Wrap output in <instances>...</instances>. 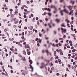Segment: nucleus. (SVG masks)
<instances>
[{
  "mask_svg": "<svg viewBox=\"0 0 77 77\" xmlns=\"http://www.w3.org/2000/svg\"><path fill=\"white\" fill-rule=\"evenodd\" d=\"M63 11L66 13V14H68V11H66V9H64L63 11L61 10L60 12V13H61V15L62 16H63Z\"/></svg>",
  "mask_w": 77,
  "mask_h": 77,
  "instance_id": "obj_1",
  "label": "nucleus"
},
{
  "mask_svg": "<svg viewBox=\"0 0 77 77\" xmlns=\"http://www.w3.org/2000/svg\"><path fill=\"white\" fill-rule=\"evenodd\" d=\"M61 30H62V32L63 34V33H66V29H63L61 27Z\"/></svg>",
  "mask_w": 77,
  "mask_h": 77,
  "instance_id": "obj_2",
  "label": "nucleus"
},
{
  "mask_svg": "<svg viewBox=\"0 0 77 77\" xmlns=\"http://www.w3.org/2000/svg\"><path fill=\"white\" fill-rule=\"evenodd\" d=\"M51 8H54V9H55V11H57V8H56L55 5H52L51 6Z\"/></svg>",
  "mask_w": 77,
  "mask_h": 77,
  "instance_id": "obj_3",
  "label": "nucleus"
},
{
  "mask_svg": "<svg viewBox=\"0 0 77 77\" xmlns=\"http://www.w3.org/2000/svg\"><path fill=\"white\" fill-rule=\"evenodd\" d=\"M41 65L42 66H45H45H46V65L44 64V63H41Z\"/></svg>",
  "mask_w": 77,
  "mask_h": 77,
  "instance_id": "obj_4",
  "label": "nucleus"
},
{
  "mask_svg": "<svg viewBox=\"0 0 77 77\" xmlns=\"http://www.w3.org/2000/svg\"><path fill=\"white\" fill-rule=\"evenodd\" d=\"M29 29H30V30H32V29H33V26H31L30 27H28Z\"/></svg>",
  "mask_w": 77,
  "mask_h": 77,
  "instance_id": "obj_5",
  "label": "nucleus"
},
{
  "mask_svg": "<svg viewBox=\"0 0 77 77\" xmlns=\"http://www.w3.org/2000/svg\"><path fill=\"white\" fill-rule=\"evenodd\" d=\"M29 62L30 63V65H32V63H33V61H32V60H29Z\"/></svg>",
  "mask_w": 77,
  "mask_h": 77,
  "instance_id": "obj_6",
  "label": "nucleus"
},
{
  "mask_svg": "<svg viewBox=\"0 0 77 77\" xmlns=\"http://www.w3.org/2000/svg\"><path fill=\"white\" fill-rule=\"evenodd\" d=\"M30 68L32 69V72H33V68L32 66H30Z\"/></svg>",
  "mask_w": 77,
  "mask_h": 77,
  "instance_id": "obj_7",
  "label": "nucleus"
},
{
  "mask_svg": "<svg viewBox=\"0 0 77 77\" xmlns=\"http://www.w3.org/2000/svg\"><path fill=\"white\" fill-rule=\"evenodd\" d=\"M38 41L40 44H41V42L42 41V39H41L40 38H38Z\"/></svg>",
  "mask_w": 77,
  "mask_h": 77,
  "instance_id": "obj_8",
  "label": "nucleus"
},
{
  "mask_svg": "<svg viewBox=\"0 0 77 77\" xmlns=\"http://www.w3.org/2000/svg\"><path fill=\"white\" fill-rule=\"evenodd\" d=\"M70 3H72V5H74V3H75V1H72V2H70Z\"/></svg>",
  "mask_w": 77,
  "mask_h": 77,
  "instance_id": "obj_9",
  "label": "nucleus"
},
{
  "mask_svg": "<svg viewBox=\"0 0 77 77\" xmlns=\"http://www.w3.org/2000/svg\"><path fill=\"white\" fill-rule=\"evenodd\" d=\"M56 21L57 22V23H59L60 21V20H59L58 19H57L56 20Z\"/></svg>",
  "mask_w": 77,
  "mask_h": 77,
  "instance_id": "obj_10",
  "label": "nucleus"
},
{
  "mask_svg": "<svg viewBox=\"0 0 77 77\" xmlns=\"http://www.w3.org/2000/svg\"><path fill=\"white\" fill-rule=\"evenodd\" d=\"M48 15L49 16V17H51V13H50V12H49L48 14Z\"/></svg>",
  "mask_w": 77,
  "mask_h": 77,
  "instance_id": "obj_11",
  "label": "nucleus"
},
{
  "mask_svg": "<svg viewBox=\"0 0 77 77\" xmlns=\"http://www.w3.org/2000/svg\"><path fill=\"white\" fill-rule=\"evenodd\" d=\"M56 51L57 52V53H59V52H60V49L58 50V49H56Z\"/></svg>",
  "mask_w": 77,
  "mask_h": 77,
  "instance_id": "obj_12",
  "label": "nucleus"
},
{
  "mask_svg": "<svg viewBox=\"0 0 77 77\" xmlns=\"http://www.w3.org/2000/svg\"><path fill=\"white\" fill-rule=\"evenodd\" d=\"M74 10H72L69 13V15H71V14L73 12Z\"/></svg>",
  "mask_w": 77,
  "mask_h": 77,
  "instance_id": "obj_13",
  "label": "nucleus"
},
{
  "mask_svg": "<svg viewBox=\"0 0 77 77\" xmlns=\"http://www.w3.org/2000/svg\"><path fill=\"white\" fill-rule=\"evenodd\" d=\"M62 27H65V26L64 25V23H63L61 25Z\"/></svg>",
  "mask_w": 77,
  "mask_h": 77,
  "instance_id": "obj_14",
  "label": "nucleus"
},
{
  "mask_svg": "<svg viewBox=\"0 0 77 77\" xmlns=\"http://www.w3.org/2000/svg\"><path fill=\"white\" fill-rule=\"evenodd\" d=\"M48 11H49V12H50L51 11V9L50 8H48V9L47 10Z\"/></svg>",
  "mask_w": 77,
  "mask_h": 77,
  "instance_id": "obj_15",
  "label": "nucleus"
},
{
  "mask_svg": "<svg viewBox=\"0 0 77 77\" xmlns=\"http://www.w3.org/2000/svg\"><path fill=\"white\" fill-rule=\"evenodd\" d=\"M23 54L26 55V51H23Z\"/></svg>",
  "mask_w": 77,
  "mask_h": 77,
  "instance_id": "obj_16",
  "label": "nucleus"
},
{
  "mask_svg": "<svg viewBox=\"0 0 77 77\" xmlns=\"http://www.w3.org/2000/svg\"><path fill=\"white\" fill-rule=\"evenodd\" d=\"M18 45H19L20 47H22V45L20 44V42H18Z\"/></svg>",
  "mask_w": 77,
  "mask_h": 77,
  "instance_id": "obj_17",
  "label": "nucleus"
},
{
  "mask_svg": "<svg viewBox=\"0 0 77 77\" xmlns=\"http://www.w3.org/2000/svg\"><path fill=\"white\" fill-rule=\"evenodd\" d=\"M48 26H49V28H51V25H50V23H48Z\"/></svg>",
  "mask_w": 77,
  "mask_h": 77,
  "instance_id": "obj_18",
  "label": "nucleus"
},
{
  "mask_svg": "<svg viewBox=\"0 0 77 77\" xmlns=\"http://www.w3.org/2000/svg\"><path fill=\"white\" fill-rule=\"evenodd\" d=\"M18 56L19 57H22V56L21 55V54H19Z\"/></svg>",
  "mask_w": 77,
  "mask_h": 77,
  "instance_id": "obj_19",
  "label": "nucleus"
},
{
  "mask_svg": "<svg viewBox=\"0 0 77 77\" xmlns=\"http://www.w3.org/2000/svg\"><path fill=\"white\" fill-rule=\"evenodd\" d=\"M59 40H61V41H63V38H59Z\"/></svg>",
  "mask_w": 77,
  "mask_h": 77,
  "instance_id": "obj_20",
  "label": "nucleus"
},
{
  "mask_svg": "<svg viewBox=\"0 0 77 77\" xmlns=\"http://www.w3.org/2000/svg\"><path fill=\"white\" fill-rule=\"evenodd\" d=\"M68 56H69L68 57L69 59H70L71 57H70V56H71V54H68Z\"/></svg>",
  "mask_w": 77,
  "mask_h": 77,
  "instance_id": "obj_21",
  "label": "nucleus"
},
{
  "mask_svg": "<svg viewBox=\"0 0 77 77\" xmlns=\"http://www.w3.org/2000/svg\"><path fill=\"white\" fill-rule=\"evenodd\" d=\"M39 35L40 37H41L42 35V34H41V32H39Z\"/></svg>",
  "mask_w": 77,
  "mask_h": 77,
  "instance_id": "obj_22",
  "label": "nucleus"
},
{
  "mask_svg": "<svg viewBox=\"0 0 77 77\" xmlns=\"http://www.w3.org/2000/svg\"><path fill=\"white\" fill-rule=\"evenodd\" d=\"M16 20H17V18L15 17L13 19V21H15Z\"/></svg>",
  "mask_w": 77,
  "mask_h": 77,
  "instance_id": "obj_23",
  "label": "nucleus"
},
{
  "mask_svg": "<svg viewBox=\"0 0 77 77\" xmlns=\"http://www.w3.org/2000/svg\"><path fill=\"white\" fill-rule=\"evenodd\" d=\"M45 51L47 53H49V52H48V50H45Z\"/></svg>",
  "mask_w": 77,
  "mask_h": 77,
  "instance_id": "obj_24",
  "label": "nucleus"
},
{
  "mask_svg": "<svg viewBox=\"0 0 77 77\" xmlns=\"http://www.w3.org/2000/svg\"><path fill=\"white\" fill-rule=\"evenodd\" d=\"M30 51L29 52H27V54H28V55H30Z\"/></svg>",
  "mask_w": 77,
  "mask_h": 77,
  "instance_id": "obj_25",
  "label": "nucleus"
},
{
  "mask_svg": "<svg viewBox=\"0 0 77 77\" xmlns=\"http://www.w3.org/2000/svg\"><path fill=\"white\" fill-rule=\"evenodd\" d=\"M26 3L28 5H29V4H30V2L29 1H27Z\"/></svg>",
  "mask_w": 77,
  "mask_h": 77,
  "instance_id": "obj_26",
  "label": "nucleus"
},
{
  "mask_svg": "<svg viewBox=\"0 0 77 77\" xmlns=\"http://www.w3.org/2000/svg\"><path fill=\"white\" fill-rule=\"evenodd\" d=\"M50 24H53V22L52 21V20H51L50 21Z\"/></svg>",
  "mask_w": 77,
  "mask_h": 77,
  "instance_id": "obj_27",
  "label": "nucleus"
},
{
  "mask_svg": "<svg viewBox=\"0 0 77 77\" xmlns=\"http://www.w3.org/2000/svg\"><path fill=\"white\" fill-rule=\"evenodd\" d=\"M68 66L69 68V69H71V65H68Z\"/></svg>",
  "mask_w": 77,
  "mask_h": 77,
  "instance_id": "obj_28",
  "label": "nucleus"
},
{
  "mask_svg": "<svg viewBox=\"0 0 77 77\" xmlns=\"http://www.w3.org/2000/svg\"><path fill=\"white\" fill-rule=\"evenodd\" d=\"M11 54H12V52H11V51H10V52H9V55H10V56L11 55Z\"/></svg>",
  "mask_w": 77,
  "mask_h": 77,
  "instance_id": "obj_29",
  "label": "nucleus"
},
{
  "mask_svg": "<svg viewBox=\"0 0 77 77\" xmlns=\"http://www.w3.org/2000/svg\"><path fill=\"white\" fill-rule=\"evenodd\" d=\"M51 70H53L54 69V68L53 67H52L51 68Z\"/></svg>",
  "mask_w": 77,
  "mask_h": 77,
  "instance_id": "obj_30",
  "label": "nucleus"
},
{
  "mask_svg": "<svg viewBox=\"0 0 77 77\" xmlns=\"http://www.w3.org/2000/svg\"><path fill=\"white\" fill-rule=\"evenodd\" d=\"M54 32L55 35H56V34H57V32H56V31H54Z\"/></svg>",
  "mask_w": 77,
  "mask_h": 77,
  "instance_id": "obj_31",
  "label": "nucleus"
},
{
  "mask_svg": "<svg viewBox=\"0 0 77 77\" xmlns=\"http://www.w3.org/2000/svg\"><path fill=\"white\" fill-rule=\"evenodd\" d=\"M18 23V21H16L14 22L15 24H17Z\"/></svg>",
  "mask_w": 77,
  "mask_h": 77,
  "instance_id": "obj_32",
  "label": "nucleus"
},
{
  "mask_svg": "<svg viewBox=\"0 0 77 77\" xmlns=\"http://www.w3.org/2000/svg\"><path fill=\"white\" fill-rule=\"evenodd\" d=\"M4 31L5 32H7V31H8V29H5L4 30Z\"/></svg>",
  "mask_w": 77,
  "mask_h": 77,
  "instance_id": "obj_33",
  "label": "nucleus"
},
{
  "mask_svg": "<svg viewBox=\"0 0 77 77\" xmlns=\"http://www.w3.org/2000/svg\"><path fill=\"white\" fill-rule=\"evenodd\" d=\"M9 11H10V12H12V11H13V9H10Z\"/></svg>",
  "mask_w": 77,
  "mask_h": 77,
  "instance_id": "obj_34",
  "label": "nucleus"
},
{
  "mask_svg": "<svg viewBox=\"0 0 77 77\" xmlns=\"http://www.w3.org/2000/svg\"><path fill=\"white\" fill-rule=\"evenodd\" d=\"M24 29H25V30H26L27 29V27L26 26H25L24 27Z\"/></svg>",
  "mask_w": 77,
  "mask_h": 77,
  "instance_id": "obj_35",
  "label": "nucleus"
},
{
  "mask_svg": "<svg viewBox=\"0 0 77 77\" xmlns=\"http://www.w3.org/2000/svg\"><path fill=\"white\" fill-rule=\"evenodd\" d=\"M23 60L24 61H26V58H25V57H24V58L23 59Z\"/></svg>",
  "mask_w": 77,
  "mask_h": 77,
  "instance_id": "obj_36",
  "label": "nucleus"
},
{
  "mask_svg": "<svg viewBox=\"0 0 77 77\" xmlns=\"http://www.w3.org/2000/svg\"><path fill=\"white\" fill-rule=\"evenodd\" d=\"M75 51V49H73L72 50V52L74 53V52Z\"/></svg>",
  "mask_w": 77,
  "mask_h": 77,
  "instance_id": "obj_37",
  "label": "nucleus"
},
{
  "mask_svg": "<svg viewBox=\"0 0 77 77\" xmlns=\"http://www.w3.org/2000/svg\"><path fill=\"white\" fill-rule=\"evenodd\" d=\"M71 5H70L69 6L68 8V9H71Z\"/></svg>",
  "mask_w": 77,
  "mask_h": 77,
  "instance_id": "obj_38",
  "label": "nucleus"
},
{
  "mask_svg": "<svg viewBox=\"0 0 77 77\" xmlns=\"http://www.w3.org/2000/svg\"><path fill=\"white\" fill-rule=\"evenodd\" d=\"M65 21L66 22H67V23H68V19H66L65 20Z\"/></svg>",
  "mask_w": 77,
  "mask_h": 77,
  "instance_id": "obj_39",
  "label": "nucleus"
},
{
  "mask_svg": "<svg viewBox=\"0 0 77 77\" xmlns=\"http://www.w3.org/2000/svg\"><path fill=\"white\" fill-rule=\"evenodd\" d=\"M72 35L73 37H74V38L75 37V34H72Z\"/></svg>",
  "mask_w": 77,
  "mask_h": 77,
  "instance_id": "obj_40",
  "label": "nucleus"
},
{
  "mask_svg": "<svg viewBox=\"0 0 77 77\" xmlns=\"http://www.w3.org/2000/svg\"><path fill=\"white\" fill-rule=\"evenodd\" d=\"M58 45L59 46H62V44H61L60 43H59Z\"/></svg>",
  "mask_w": 77,
  "mask_h": 77,
  "instance_id": "obj_41",
  "label": "nucleus"
},
{
  "mask_svg": "<svg viewBox=\"0 0 77 77\" xmlns=\"http://www.w3.org/2000/svg\"><path fill=\"white\" fill-rule=\"evenodd\" d=\"M39 38H36L35 39V41H37L38 40Z\"/></svg>",
  "mask_w": 77,
  "mask_h": 77,
  "instance_id": "obj_42",
  "label": "nucleus"
},
{
  "mask_svg": "<svg viewBox=\"0 0 77 77\" xmlns=\"http://www.w3.org/2000/svg\"><path fill=\"white\" fill-rule=\"evenodd\" d=\"M55 42H56V43H57V42H58V40L56 39L55 40Z\"/></svg>",
  "mask_w": 77,
  "mask_h": 77,
  "instance_id": "obj_43",
  "label": "nucleus"
},
{
  "mask_svg": "<svg viewBox=\"0 0 77 77\" xmlns=\"http://www.w3.org/2000/svg\"><path fill=\"white\" fill-rule=\"evenodd\" d=\"M17 13H18V11H15L14 12V14H17Z\"/></svg>",
  "mask_w": 77,
  "mask_h": 77,
  "instance_id": "obj_44",
  "label": "nucleus"
},
{
  "mask_svg": "<svg viewBox=\"0 0 77 77\" xmlns=\"http://www.w3.org/2000/svg\"><path fill=\"white\" fill-rule=\"evenodd\" d=\"M22 36H23V35H24V32H23L22 33Z\"/></svg>",
  "mask_w": 77,
  "mask_h": 77,
  "instance_id": "obj_45",
  "label": "nucleus"
},
{
  "mask_svg": "<svg viewBox=\"0 0 77 77\" xmlns=\"http://www.w3.org/2000/svg\"><path fill=\"white\" fill-rule=\"evenodd\" d=\"M59 58V57L58 56H57V57H56L55 58V59L56 60L57 59H58Z\"/></svg>",
  "mask_w": 77,
  "mask_h": 77,
  "instance_id": "obj_46",
  "label": "nucleus"
},
{
  "mask_svg": "<svg viewBox=\"0 0 77 77\" xmlns=\"http://www.w3.org/2000/svg\"><path fill=\"white\" fill-rule=\"evenodd\" d=\"M39 20H38L37 21V24L38 25H39Z\"/></svg>",
  "mask_w": 77,
  "mask_h": 77,
  "instance_id": "obj_47",
  "label": "nucleus"
},
{
  "mask_svg": "<svg viewBox=\"0 0 77 77\" xmlns=\"http://www.w3.org/2000/svg\"><path fill=\"white\" fill-rule=\"evenodd\" d=\"M10 50L11 51H14V49H12V48H10Z\"/></svg>",
  "mask_w": 77,
  "mask_h": 77,
  "instance_id": "obj_48",
  "label": "nucleus"
},
{
  "mask_svg": "<svg viewBox=\"0 0 77 77\" xmlns=\"http://www.w3.org/2000/svg\"><path fill=\"white\" fill-rule=\"evenodd\" d=\"M42 15H46V12H45L44 13V14H42Z\"/></svg>",
  "mask_w": 77,
  "mask_h": 77,
  "instance_id": "obj_49",
  "label": "nucleus"
},
{
  "mask_svg": "<svg viewBox=\"0 0 77 77\" xmlns=\"http://www.w3.org/2000/svg\"><path fill=\"white\" fill-rule=\"evenodd\" d=\"M37 46L39 47L40 46V45H39V43H38L37 44Z\"/></svg>",
  "mask_w": 77,
  "mask_h": 77,
  "instance_id": "obj_50",
  "label": "nucleus"
},
{
  "mask_svg": "<svg viewBox=\"0 0 77 77\" xmlns=\"http://www.w3.org/2000/svg\"><path fill=\"white\" fill-rule=\"evenodd\" d=\"M24 11H25V12H27V10L26 9H24Z\"/></svg>",
  "mask_w": 77,
  "mask_h": 77,
  "instance_id": "obj_51",
  "label": "nucleus"
},
{
  "mask_svg": "<svg viewBox=\"0 0 77 77\" xmlns=\"http://www.w3.org/2000/svg\"><path fill=\"white\" fill-rule=\"evenodd\" d=\"M21 38L22 39H24V38H25L23 36H22Z\"/></svg>",
  "mask_w": 77,
  "mask_h": 77,
  "instance_id": "obj_52",
  "label": "nucleus"
},
{
  "mask_svg": "<svg viewBox=\"0 0 77 77\" xmlns=\"http://www.w3.org/2000/svg\"><path fill=\"white\" fill-rule=\"evenodd\" d=\"M36 20H39V18L38 17H37L36 18Z\"/></svg>",
  "mask_w": 77,
  "mask_h": 77,
  "instance_id": "obj_53",
  "label": "nucleus"
},
{
  "mask_svg": "<svg viewBox=\"0 0 77 77\" xmlns=\"http://www.w3.org/2000/svg\"><path fill=\"white\" fill-rule=\"evenodd\" d=\"M60 0V3H62L63 2V0Z\"/></svg>",
  "mask_w": 77,
  "mask_h": 77,
  "instance_id": "obj_54",
  "label": "nucleus"
},
{
  "mask_svg": "<svg viewBox=\"0 0 77 77\" xmlns=\"http://www.w3.org/2000/svg\"><path fill=\"white\" fill-rule=\"evenodd\" d=\"M43 66H40V68L41 69L42 68H44V67H43Z\"/></svg>",
  "mask_w": 77,
  "mask_h": 77,
  "instance_id": "obj_55",
  "label": "nucleus"
},
{
  "mask_svg": "<svg viewBox=\"0 0 77 77\" xmlns=\"http://www.w3.org/2000/svg\"><path fill=\"white\" fill-rule=\"evenodd\" d=\"M2 75H5V73L4 72H2Z\"/></svg>",
  "mask_w": 77,
  "mask_h": 77,
  "instance_id": "obj_56",
  "label": "nucleus"
},
{
  "mask_svg": "<svg viewBox=\"0 0 77 77\" xmlns=\"http://www.w3.org/2000/svg\"><path fill=\"white\" fill-rule=\"evenodd\" d=\"M24 17L25 18H26V17H27V16H26V15H24Z\"/></svg>",
  "mask_w": 77,
  "mask_h": 77,
  "instance_id": "obj_57",
  "label": "nucleus"
},
{
  "mask_svg": "<svg viewBox=\"0 0 77 77\" xmlns=\"http://www.w3.org/2000/svg\"><path fill=\"white\" fill-rule=\"evenodd\" d=\"M58 76V75H60V74L59 73H57L56 74Z\"/></svg>",
  "mask_w": 77,
  "mask_h": 77,
  "instance_id": "obj_58",
  "label": "nucleus"
},
{
  "mask_svg": "<svg viewBox=\"0 0 77 77\" xmlns=\"http://www.w3.org/2000/svg\"><path fill=\"white\" fill-rule=\"evenodd\" d=\"M55 63H58V61H57V60H56L55 61Z\"/></svg>",
  "mask_w": 77,
  "mask_h": 77,
  "instance_id": "obj_59",
  "label": "nucleus"
},
{
  "mask_svg": "<svg viewBox=\"0 0 77 77\" xmlns=\"http://www.w3.org/2000/svg\"><path fill=\"white\" fill-rule=\"evenodd\" d=\"M20 5H21V3H19L17 4V5L18 6H20Z\"/></svg>",
  "mask_w": 77,
  "mask_h": 77,
  "instance_id": "obj_60",
  "label": "nucleus"
},
{
  "mask_svg": "<svg viewBox=\"0 0 77 77\" xmlns=\"http://www.w3.org/2000/svg\"><path fill=\"white\" fill-rule=\"evenodd\" d=\"M23 44L24 45H26V42H24Z\"/></svg>",
  "mask_w": 77,
  "mask_h": 77,
  "instance_id": "obj_61",
  "label": "nucleus"
},
{
  "mask_svg": "<svg viewBox=\"0 0 77 77\" xmlns=\"http://www.w3.org/2000/svg\"><path fill=\"white\" fill-rule=\"evenodd\" d=\"M11 74H12V73H13V70H11Z\"/></svg>",
  "mask_w": 77,
  "mask_h": 77,
  "instance_id": "obj_62",
  "label": "nucleus"
},
{
  "mask_svg": "<svg viewBox=\"0 0 77 77\" xmlns=\"http://www.w3.org/2000/svg\"><path fill=\"white\" fill-rule=\"evenodd\" d=\"M41 58L42 59H44V57H43V56H42L41 57Z\"/></svg>",
  "mask_w": 77,
  "mask_h": 77,
  "instance_id": "obj_63",
  "label": "nucleus"
},
{
  "mask_svg": "<svg viewBox=\"0 0 77 77\" xmlns=\"http://www.w3.org/2000/svg\"><path fill=\"white\" fill-rule=\"evenodd\" d=\"M75 60H77V57H76L75 58Z\"/></svg>",
  "mask_w": 77,
  "mask_h": 77,
  "instance_id": "obj_64",
  "label": "nucleus"
}]
</instances>
